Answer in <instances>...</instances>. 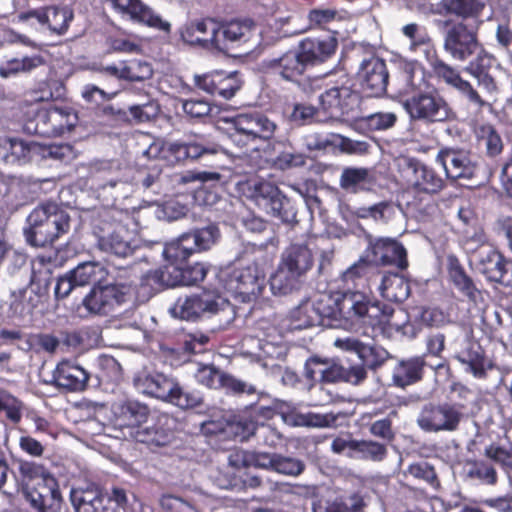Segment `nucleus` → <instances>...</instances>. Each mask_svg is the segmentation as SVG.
Here are the masks:
<instances>
[{
    "instance_id": "obj_8",
    "label": "nucleus",
    "mask_w": 512,
    "mask_h": 512,
    "mask_svg": "<svg viewBox=\"0 0 512 512\" xmlns=\"http://www.w3.org/2000/svg\"><path fill=\"white\" fill-rule=\"evenodd\" d=\"M77 122L78 115L72 108H42L27 120L25 130L40 137H57L70 132Z\"/></svg>"
},
{
    "instance_id": "obj_20",
    "label": "nucleus",
    "mask_w": 512,
    "mask_h": 512,
    "mask_svg": "<svg viewBox=\"0 0 512 512\" xmlns=\"http://www.w3.org/2000/svg\"><path fill=\"white\" fill-rule=\"evenodd\" d=\"M352 301L357 302V309H352L349 324H362L371 327L390 325L394 313L392 306L379 302L370 303L362 293L352 291Z\"/></svg>"
},
{
    "instance_id": "obj_56",
    "label": "nucleus",
    "mask_w": 512,
    "mask_h": 512,
    "mask_svg": "<svg viewBox=\"0 0 512 512\" xmlns=\"http://www.w3.org/2000/svg\"><path fill=\"white\" fill-rule=\"evenodd\" d=\"M181 409H194L203 404V395L199 391H186L177 382L168 400Z\"/></svg>"
},
{
    "instance_id": "obj_26",
    "label": "nucleus",
    "mask_w": 512,
    "mask_h": 512,
    "mask_svg": "<svg viewBox=\"0 0 512 512\" xmlns=\"http://www.w3.org/2000/svg\"><path fill=\"white\" fill-rule=\"evenodd\" d=\"M219 22L213 18H202L187 22L180 31L181 39L189 45L216 49Z\"/></svg>"
},
{
    "instance_id": "obj_9",
    "label": "nucleus",
    "mask_w": 512,
    "mask_h": 512,
    "mask_svg": "<svg viewBox=\"0 0 512 512\" xmlns=\"http://www.w3.org/2000/svg\"><path fill=\"white\" fill-rule=\"evenodd\" d=\"M462 407L449 401L427 403L417 417V425L424 432H455L465 419L460 412Z\"/></svg>"
},
{
    "instance_id": "obj_57",
    "label": "nucleus",
    "mask_w": 512,
    "mask_h": 512,
    "mask_svg": "<svg viewBox=\"0 0 512 512\" xmlns=\"http://www.w3.org/2000/svg\"><path fill=\"white\" fill-rule=\"evenodd\" d=\"M135 438L148 446L163 447L171 442V433L162 427L152 426L138 429Z\"/></svg>"
},
{
    "instance_id": "obj_62",
    "label": "nucleus",
    "mask_w": 512,
    "mask_h": 512,
    "mask_svg": "<svg viewBox=\"0 0 512 512\" xmlns=\"http://www.w3.org/2000/svg\"><path fill=\"white\" fill-rule=\"evenodd\" d=\"M305 468V463L298 458L275 455L273 471L277 473L287 476H298L304 472Z\"/></svg>"
},
{
    "instance_id": "obj_51",
    "label": "nucleus",
    "mask_w": 512,
    "mask_h": 512,
    "mask_svg": "<svg viewBox=\"0 0 512 512\" xmlns=\"http://www.w3.org/2000/svg\"><path fill=\"white\" fill-rule=\"evenodd\" d=\"M64 84L54 78L41 81L32 90V98L36 102L55 101L65 95Z\"/></svg>"
},
{
    "instance_id": "obj_6",
    "label": "nucleus",
    "mask_w": 512,
    "mask_h": 512,
    "mask_svg": "<svg viewBox=\"0 0 512 512\" xmlns=\"http://www.w3.org/2000/svg\"><path fill=\"white\" fill-rule=\"evenodd\" d=\"M241 185L248 190L246 196L267 214L278 217L283 223L289 225L298 223L294 204L277 185L264 180H248Z\"/></svg>"
},
{
    "instance_id": "obj_39",
    "label": "nucleus",
    "mask_w": 512,
    "mask_h": 512,
    "mask_svg": "<svg viewBox=\"0 0 512 512\" xmlns=\"http://www.w3.org/2000/svg\"><path fill=\"white\" fill-rule=\"evenodd\" d=\"M425 366V355L400 360L393 369V384L404 389L420 382L424 377Z\"/></svg>"
},
{
    "instance_id": "obj_25",
    "label": "nucleus",
    "mask_w": 512,
    "mask_h": 512,
    "mask_svg": "<svg viewBox=\"0 0 512 512\" xmlns=\"http://www.w3.org/2000/svg\"><path fill=\"white\" fill-rule=\"evenodd\" d=\"M112 4V8L122 15H127L133 21L147 25L148 27L170 32L171 25L164 21L150 7L145 5L141 0H108Z\"/></svg>"
},
{
    "instance_id": "obj_3",
    "label": "nucleus",
    "mask_w": 512,
    "mask_h": 512,
    "mask_svg": "<svg viewBox=\"0 0 512 512\" xmlns=\"http://www.w3.org/2000/svg\"><path fill=\"white\" fill-rule=\"evenodd\" d=\"M484 458L466 459L464 480L483 486H496L499 482L498 465L506 474H512V443L508 446L491 442L484 447Z\"/></svg>"
},
{
    "instance_id": "obj_41",
    "label": "nucleus",
    "mask_w": 512,
    "mask_h": 512,
    "mask_svg": "<svg viewBox=\"0 0 512 512\" xmlns=\"http://www.w3.org/2000/svg\"><path fill=\"white\" fill-rule=\"evenodd\" d=\"M320 320L321 318L315 313L312 300L307 299L290 311L287 317V328L294 331L320 326Z\"/></svg>"
},
{
    "instance_id": "obj_43",
    "label": "nucleus",
    "mask_w": 512,
    "mask_h": 512,
    "mask_svg": "<svg viewBox=\"0 0 512 512\" xmlns=\"http://www.w3.org/2000/svg\"><path fill=\"white\" fill-rule=\"evenodd\" d=\"M442 7L448 14L455 15L462 20H479L482 16L487 0H442Z\"/></svg>"
},
{
    "instance_id": "obj_49",
    "label": "nucleus",
    "mask_w": 512,
    "mask_h": 512,
    "mask_svg": "<svg viewBox=\"0 0 512 512\" xmlns=\"http://www.w3.org/2000/svg\"><path fill=\"white\" fill-rule=\"evenodd\" d=\"M37 158L50 159L56 162L68 164L77 157L73 145L69 143L44 145L37 143Z\"/></svg>"
},
{
    "instance_id": "obj_58",
    "label": "nucleus",
    "mask_w": 512,
    "mask_h": 512,
    "mask_svg": "<svg viewBox=\"0 0 512 512\" xmlns=\"http://www.w3.org/2000/svg\"><path fill=\"white\" fill-rule=\"evenodd\" d=\"M124 81L141 82L153 76L151 64L139 59L124 61Z\"/></svg>"
},
{
    "instance_id": "obj_1",
    "label": "nucleus",
    "mask_w": 512,
    "mask_h": 512,
    "mask_svg": "<svg viewBox=\"0 0 512 512\" xmlns=\"http://www.w3.org/2000/svg\"><path fill=\"white\" fill-rule=\"evenodd\" d=\"M217 225L209 224L184 232L164 245L163 267L150 270L140 279L141 287L158 292L167 287L191 286L204 281L209 266L201 262L190 264L189 259L196 253L210 250L220 238Z\"/></svg>"
},
{
    "instance_id": "obj_35",
    "label": "nucleus",
    "mask_w": 512,
    "mask_h": 512,
    "mask_svg": "<svg viewBox=\"0 0 512 512\" xmlns=\"http://www.w3.org/2000/svg\"><path fill=\"white\" fill-rule=\"evenodd\" d=\"M231 123L238 124L255 141L272 139L277 129V125L260 112L238 114L232 118Z\"/></svg>"
},
{
    "instance_id": "obj_24",
    "label": "nucleus",
    "mask_w": 512,
    "mask_h": 512,
    "mask_svg": "<svg viewBox=\"0 0 512 512\" xmlns=\"http://www.w3.org/2000/svg\"><path fill=\"white\" fill-rule=\"evenodd\" d=\"M477 267L487 281L504 286L512 285V260L496 249L481 252Z\"/></svg>"
},
{
    "instance_id": "obj_63",
    "label": "nucleus",
    "mask_w": 512,
    "mask_h": 512,
    "mask_svg": "<svg viewBox=\"0 0 512 512\" xmlns=\"http://www.w3.org/2000/svg\"><path fill=\"white\" fill-rule=\"evenodd\" d=\"M117 92H106L94 84H87L82 90V97L89 108L98 109L101 104L112 100Z\"/></svg>"
},
{
    "instance_id": "obj_27",
    "label": "nucleus",
    "mask_w": 512,
    "mask_h": 512,
    "mask_svg": "<svg viewBox=\"0 0 512 512\" xmlns=\"http://www.w3.org/2000/svg\"><path fill=\"white\" fill-rule=\"evenodd\" d=\"M267 67L273 75L280 77L282 80L300 84L309 66L297 48L285 52L279 58L270 60Z\"/></svg>"
},
{
    "instance_id": "obj_50",
    "label": "nucleus",
    "mask_w": 512,
    "mask_h": 512,
    "mask_svg": "<svg viewBox=\"0 0 512 512\" xmlns=\"http://www.w3.org/2000/svg\"><path fill=\"white\" fill-rule=\"evenodd\" d=\"M428 63L433 75L454 88L461 82L460 73L451 65L447 64L436 53L428 56Z\"/></svg>"
},
{
    "instance_id": "obj_30",
    "label": "nucleus",
    "mask_w": 512,
    "mask_h": 512,
    "mask_svg": "<svg viewBox=\"0 0 512 512\" xmlns=\"http://www.w3.org/2000/svg\"><path fill=\"white\" fill-rule=\"evenodd\" d=\"M335 345L343 350L356 353L362 364L371 370L381 367L390 357L386 349L376 345L364 344L351 337L339 338L335 341Z\"/></svg>"
},
{
    "instance_id": "obj_11",
    "label": "nucleus",
    "mask_w": 512,
    "mask_h": 512,
    "mask_svg": "<svg viewBox=\"0 0 512 512\" xmlns=\"http://www.w3.org/2000/svg\"><path fill=\"white\" fill-rule=\"evenodd\" d=\"M359 106V94L345 85L331 86L319 95V107L332 117L339 116L348 120H356Z\"/></svg>"
},
{
    "instance_id": "obj_46",
    "label": "nucleus",
    "mask_w": 512,
    "mask_h": 512,
    "mask_svg": "<svg viewBox=\"0 0 512 512\" xmlns=\"http://www.w3.org/2000/svg\"><path fill=\"white\" fill-rule=\"evenodd\" d=\"M18 473L25 492L53 475L44 464L30 460L18 462Z\"/></svg>"
},
{
    "instance_id": "obj_2",
    "label": "nucleus",
    "mask_w": 512,
    "mask_h": 512,
    "mask_svg": "<svg viewBox=\"0 0 512 512\" xmlns=\"http://www.w3.org/2000/svg\"><path fill=\"white\" fill-rule=\"evenodd\" d=\"M70 229V216L59 204L46 201L38 204L26 217L23 235L32 247L53 245Z\"/></svg>"
},
{
    "instance_id": "obj_12",
    "label": "nucleus",
    "mask_w": 512,
    "mask_h": 512,
    "mask_svg": "<svg viewBox=\"0 0 512 512\" xmlns=\"http://www.w3.org/2000/svg\"><path fill=\"white\" fill-rule=\"evenodd\" d=\"M265 274L257 264L235 268L226 279V287L242 302H250L265 289Z\"/></svg>"
},
{
    "instance_id": "obj_22",
    "label": "nucleus",
    "mask_w": 512,
    "mask_h": 512,
    "mask_svg": "<svg viewBox=\"0 0 512 512\" xmlns=\"http://www.w3.org/2000/svg\"><path fill=\"white\" fill-rule=\"evenodd\" d=\"M256 30V22L249 17L235 18L219 22L218 41L216 50L226 51L229 48L240 47L250 41Z\"/></svg>"
},
{
    "instance_id": "obj_55",
    "label": "nucleus",
    "mask_w": 512,
    "mask_h": 512,
    "mask_svg": "<svg viewBox=\"0 0 512 512\" xmlns=\"http://www.w3.org/2000/svg\"><path fill=\"white\" fill-rule=\"evenodd\" d=\"M52 261L51 257L37 256L32 262V272L30 277V285L41 287L48 291V286L51 283L52 278Z\"/></svg>"
},
{
    "instance_id": "obj_34",
    "label": "nucleus",
    "mask_w": 512,
    "mask_h": 512,
    "mask_svg": "<svg viewBox=\"0 0 512 512\" xmlns=\"http://www.w3.org/2000/svg\"><path fill=\"white\" fill-rule=\"evenodd\" d=\"M177 382L163 373L140 372L134 378L137 390L151 397L168 402Z\"/></svg>"
},
{
    "instance_id": "obj_48",
    "label": "nucleus",
    "mask_w": 512,
    "mask_h": 512,
    "mask_svg": "<svg viewBox=\"0 0 512 512\" xmlns=\"http://www.w3.org/2000/svg\"><path fill=\"white\" fill-rule=\"evenodd\" d=\"M388 455L387 445L374 440H357L354 443V453L350 458H358L366 461L381 462Z\"/></svg>"
},
{
    "instance_id": "obj_37",
    "label": "nucleus",
    "mask_w": 512,
    "mask_h": 512,
    "mask_svg": "<svg viewBox=\"0 0 512 512\" xmlns=\"http://www.w3.org/2000/svg\"><path fill=\"white\" fill-rule=\"evenodd\" d=\"M413 177L412 190L417 195L433 196L440 193L446 186L445 180L433 167L420 162L414 165Z\"/></svg>"
},
{
    "instance_id": "obj_5",
    "label": "nucleus",
    "mask_w": 512,
    "mask_h": 512,
    "mask_svg": "<svg viewBox=\"0 0 512 512\" xmlns=\"http://www.w3.org/2000/svg\"><path fill=\"white\" fill-rule=\"evenodd\" d=\"M129 220L130 214L126 210L115 207L103 210L96 225L99 249L123 258L131 255L134 248L127 229Z\"/></svg>"
},
{
    "instance_id": "obj_16",
    "label": "nucleus",
    "mask_w": 512,
    "mask_h": 512,
    "mask_svg": "<svg viewBox=\"0 0 512 512\" xmlns=\"http://www.w3.org/2000/svg\"><path fill=\"white\" fill-rule=\"evenodd\" d=\"M70 501L74 512H117L103 488L94 482L72 487Z\"/></svg>"
},
{
    "instance_id": "obj_15",
    "label": "nucleus",
    "mask_w": 512,
    "mask_h": 512,
    "mask_svg": "<svg viewBox=\"0 0 512 512\" xmlns=\"http://www.w3.org/2000/svg\"><path fill=\"white\" fill-rule=\"evenodd\" d=\"M228 305V301L218 293L203 291L200 294L188 296L184 300L178 299L175 309H179L178 314L181 319L189 321L203 316L211 317Z\"/></svg>"
},
{
    "instance_id": "obj_18",
    "label": "nucleus",
    "mask_w": 512,
    "mask_h": 512,
    "mask_svg": "<svg viewBox=\"0 0 512 512\" xmlns=\"http://www.w3.org/2000/svg\"><path fill=\"white\" fill-rule=\"evenodd\" d=\"M479 47L477 31L463 21L452 23L446 31L444 49L456 60L464 61Z\"/></svg>"
},
{
    "instance_id": "obj_31",
    "label": "nucleus",
    "mask_w": 512,
    "mask_h": 512,
    "mask_svg": "<svg viewBox=\"0 0 512 512\" xmlns=\"http://www.w3.org/2000/svg\"><path fill=\"white\" fill-rule=\"evenodd\" d=\"M454 358L476 379H486L488 371L494 367L487 359L483 348L471 340H466L465 346L454 355Z\"/></svg>"
},
{
    "instance_id": "obj_60",
    "label": "nucleus",
    "mask_w": 512,
    "mask_h": 512,
    "mask_svg": "<svg viewBox=\"0 0 512 512\" xmlns=\"http://www.w3.org/2000/svg\"><path fill=\"white\" fill-rule=\"evenodd\" d=\"M338 18V11L333 8L318 7L309 10L307 21L309 29L325 30Z\"/></svg>"
},
{
    "instance_id": "obj_61",
    "label": "nucleus",
    "mask_w": 512,
    "mask_h": 512,
    "mask_svg": "<svg viewBox=\"0 0 512 512\" xmlns=\"http://www.w3.org/2000/svg\"><path fill=\"white\" fill-rule=\"evenodd\" d=\"M363 125L372 131L386 130L393 127L397 121V115L393 112H376L358 119Z\"/></svg>"
},
{
    "instance_id": "obj_28",
    "label": "nucleus",
    "mask_w": 512,
    "mask_h": 512,
    "mask_svg": "<svg viewBox=\"0 0 512 512\" xmlns=\"http://www.w3.org/2000/svg\"><path fill=\"white\" fill-rule=\"evenodd\" d=\"M304 61L308 66H316L331 59L338 49V39L335 35L326 37H306L298 44Z\"/></svg>"
},
{
    "instance_id": "obj_29",
    "label": "nucleus",
    "mask_w": 512,
    "mask_h": 512,
    "mask_svg": "<svg viewBox=\"0 0 512 512\" xmlns=\"http://www.w3.org/2000/svg\"><path fill=\"white\" fill-rule=\"evenodd\" d=\"M216 149L203 135H187L183 139L172 142L168 153L176 163L193 161L205 154H214Z\"/></svg>"
},
{
    "instance_id": "obj_4",
    "label": "nucleus",
    "mask_w": 512,
    "mask_h": 512,
    "mask_svg": "<svg viewBox=\"0 0 512 512\" xmlns=\"http://www.w3.org/2000/svg\"><path fill=\"white\" fill-rule=\"evenodd\" d=\"M313 266V255L305 244L292 243L282 253L276 272L270 278L274 294L286 295L296 290L300 278Z\"/></svg>"
},
{
    "instance_id": "obj_32",
    "label": "nucleus",
    "mask_w": 512,
    "mask_h": 512,
    "mask_svg": "<svg viewBox=\"0 0 512 512\" xmlns=\"http://www.w3.org/2000/svg\"><path fill=\"white\" fill-rule=\"evenodd\" d=\"M47 298L48 291L42 289V287L34 288L30 285L19 288L11 292L10 309L14 314L21 317L30 316L36 309L44 305Z\"/></svg>"
},
{
    "instance_id": "obj_38",
    "label": "nucleus",
    "mask_w": 512,
    "mask_h": 512,
    "mask_svg": "<svg viewBox=\"0 0 512 512\" xmlns=\"http://www.w3.org/2000/svg\"><path fill=\"white\" fill-rule=\"evenodd\" d=\"M447 275L450 283L453 284L462 296L466 297L469 301L475 302L477 300L480 290L455 255L447 257Z\"/></svg>"
},
{
    "instance_id": "obj_36",
    "label": "nucleus",
    "mask_w": 512,
    "mask_h": 512,
    "mask_svg": "<svg viewBox=\"0 0 512 512\" xmlns=\"http://www.w3.org/2000/svg\"><path fill=\"white\" fill-rule=\"evenodd\" d=\"M88 379L86 370L68 360L58 363L53 373L54 385L70 392L83 391Z\"/></svg>"
},
{
    "instance_id": "obj_52",
    "label": "nucleus",
    "mask_w": 512,
    "mask_h": 512,
    "mask_svg": "<svg viewBox=\"0 0 512 512\" xmlns=\"http://www.w3.org/2000/svg\"><path fill=\"white\" fill-rule=\"evenodd\" d=\"M46 26L54 33H66L73 20V11L67 7L48 6Z\"/></svg>"
},
{
    "instance_id": "obj_14",
    "label": "nucleus",
    "mask_w": 512,
    "mask_h": 512,
    "mask_svg": "<svg viewBox=\"0 0 512 512\" xmlns=\"http://www.w3.org/2000/svg\"><path fill=\"white\" fill-rule=\"evenodd\" d=\"M364 253L375 266H394L402 271L409 264L406 248L401 242L392 238L370 239Z\"/></svg>"
},
{
    "instance_id": "obj_64",
    "label": "nucleus",
    "mask_w": 512,
    "mask_h": 512,
    "mask_svg": "<svg viewBox=\"0 0 512 512\" xmlns=\"http://www.w3.org/2000/svg\"><path fill=\"white\" fill-rule=\"evenodd\" d=\"M223 371L214 365H200L195 373V380L198 384L208 389L218 390L220 385V376Z\"/></svg>"
},
{
    "instance_id": "obj_7",
    "label": "nucleus",
    "mask_w": 512,
    "mask_h": 512,
    "mask_svg": "<svg viewBox=\"0 0 512 512\" xmlns=\"http://www.w3.org/2000/svg\"><path fill=\"white\" fill-rule=\"evenodd\" d=\"M404 107L411 120L429 124L454 121L457 118L447 100L434 87L414 92L405 100Z\"/></svg>"
},
{
    "instance_id": "obj_44",
    "label": "nucleus",
    "mask_w": 512,
    "mask_h": 512,
    "mask_svg": "<svg viewBox=\"0 0 512 512\" xmlns=\"http://www.w3.org/2000/svg\"><path fill=\"white\" fill-rule=\"evenodd\" d=\"M273 166L280 170H288L294 167H302L306 164V156L303 153L294 151L293 146L289 142L275 141L273 143Z\"/></svg>"
},
{
    "instance_id": "obj_17",
    "label": "nucleus",
    "mask_w": 512,
    "mask_h": 512,
    "mask_svg": "<svg viewBox=\"0 0 512 512\" xmlns=\"http://www.w3.org/2000/svg\"><path fill=\"white\" fill-rule=\"evenodd\" d=\"M195 85L214 98L230 100L242 88L239 72L212 71L195 77Z\"/></svg>"
},
{
    "instance_id": "obj_21",
    "label": "nucleus",
    "mask_w": 512,
    "mask_h": 512,
    "mask_svg": "<svg viewBox=\"0 0 512 512\" xmlns=\"http://www.w3.org/2000/svg\"><path fill=\"white\" fill-rule=\"evenodd\" d=\"M436 162L440 164L448 179L471 180L478 176L479 167L474 163L467 152L460 149L443 148L440 149Z\"/></svg>"
},
{
    "instance_id": "obj_42",
    "label": "nucleus",
    "mask_w": 512,
    "mask_h": 512,
    "mask_svg": "<svg viewBox=\"0 0 512 512\" xmlns=\"http://www.w3.org/2000/svg\"><path fill=\"white\" fill-rule=\"evenodd\" d=\"M372 183L370 169L366 167H345L339 180L340 187L351 193L368 190Z\"/></svg>"
},
{
    "instance_id": "obj_10",
    "label": "nucleus",
    "mask_w": 512,
    "mask_h": 512,
    "mask_svg": "<svg viewBox=\"0 0 512 512\" xmlns=\"http://www.w3.org/2000/svg\"><path fill=\"white\" fill-rule=\"evenodd\" d=\"M352 291L321 293L312 304L315 313L321 318L320 326L337 327L342 322L349 324V316L352 309L357 308V302L352 301Z\"/></svg>"
},
{
    "instance_id": "obj_19",
    "label": "nucleus",
    "mask_w": 512,
    "mask_h": 512,
    "mask_svg": "<svg viewBox=\"0 0 512 512\" xmlns=\"http://www.w3.org/2000/svg\"><path fill=\"white\" fill-rule=\"evenodd\" d=\"M357 76L360 88L367 97H380L386 93L389 73L383 59L377 56L364 59Z\"/></svg>"
},
{
    "instance_id": "obj_13",
    "label": "nucleus",
    "mask_w": 512,
    "mask_h": 512,
    "mask_svg": "<svg viewBox=\"0 0 512 512\" xmlns=\"http://www.w3.org/2000/svg\"><path fill=\"white\" fill-rule=\"evenodd\" d=\"M130 286L125 284L100 283L94 285L83 299L86 309L95 314L107 315L115 307L128 301Z\"/></svg>"
},
{
    "instance_id": "obj_54",
    "label": "nucleus",
    "mask_w": 512,
    "mask_h": 512,
    "mask_svg": "<svg viewBox=\"0 0 512 512\" xmlns=\"http://www.w3.org/2000/svg\"><path fill=\"white\" fill-rule=\"evenodd\" d=\"M477 136L480 144L485 147L488 157L494 158L503 152L502 138L492 125H482Z\"/></svg>"
},
{
    "instance_id": "obj_23",
    "label": "nucleus",
    "mask_w": 512,
    "mask_h": 512,
    "mask_svg": "<svg viewBox=\"0 0 512 512\" xmlns=\"http://www.w3.org/2000/svg\"><path fill=\"white\" fill-rule=\"evenodd\" d=\"M25 493L31 506L38 512H60L63 497L54 475L43 482H38Z\"/></svg>"
},
{
    "instance_id": "obj_45",
    "label": "nucleus",
    "mask_w": 512,
    "mask_h": 512,
    "mask_svg": "<svg viewBox=\"0 0 512 512\" xmlns=\"http://www.w3.org/2000/svg\"><path fill=\"white\" fill-rule=\"evenodd\" d=\"M150 415L149 407L137 400H126L119 408L118 420L121 426L136 427L146 423Z\"/></svg>"
},
{
    "instance_id": "obj_47",
    "label": "nucleus",
    "mask_w": 512,
    "mask_h": 512,
    "mask_svg": "<svg viewBox=\"0 0 512 512\" xmlns=\"http://www.w3.org/2000/svg\"><path fill=\"white\" fill-rule=\"evenodd\" d=\"M69 273L78 286L103 283L108 275L106 268L97 262L80 263L76 268L70 270Z\"/></svg>"
},
{
    "instance_id": "obj_53",
    "label": "nucleus",
    "mask_w": 512,
    "mask_h": 512,
    "mask_svg": "<svg viewBox=\"0 0 512 512\" xmlns=\"http://www.w3.org/2000/svg\"><path fill=\"white\" fill-rule=\"evenodd\" d=\"M407 473L415 479L425 482L435 491H439L441 489V481L436 469L427 461L411 463L407 468Z\"/></svg>"
},
{
    "instance_id": "obj_33",
    "label": "nucleus",
    "mask_w": 512,
    "mask_h": 512,
    "mask_svg": "<svg viewBox=\"0 0 512 512\" xmlns=\"http://www.w3.org/2000/svg\"><path fill=\"white\" fill-rule=\"evenodd\" d=\"M37 142H26L19 138L0 137V158L6 164L24 165L37 158Z\"/></svg>"
},
{
    "instance_id": "obj_40",
    "label": "nucleus",
    "mask_w": 512,
    "mask_h": 512,
    "mask_svg": "<svg viewBox=\"0 0 512 512\" xmlns=\"http://www.w3.org/2000/svg\"><path fill=\"white\" fill-rule=\"evenodd\" d=\"M379 291L384 299L402 303L410 296L411 286L409 280L403 275L389 272L382 276Z\"/></svg>"
},
{
    "instance_id": "obj_59",
    "label": "nucleus",
    "mask_w": 512,
    "mask_h": 512,
    "mask_svg": "<svg viewBox=\"0 0 512 512\" xmlns=\"http://www.w3.org/2000/svg\"><path fill=\"white\" fill-rule=\"evenodd\" d=\"M371 265L372 263L368 260L365 253H363L360 259L342 274L343 282L347 285L352 284L354 289L358 288L360 282L366 278L369 273Z\"/></svg>"
}]
</instances>
